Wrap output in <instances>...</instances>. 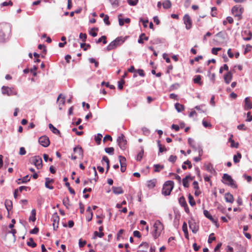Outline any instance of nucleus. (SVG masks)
I'll return each instance as SVG.
<instances>
[{"label":"nucleus","mask_w":252,"mask_h":252,"mask_svg":"<svg viewBox=\"0 0 252 252\" xmlns=\"http://www.w3.org/2000/svg\"><path fill=\"white\" fill-rule=\"evenodd\" d=\"M221 49V48H213L212 49V53L214 55H217L218 54V52L219 51H220Z\"/></svg>","instance_id":"nucleus-52"},{"label":"nucleus","mask_w":252,"mask_h":252,"mask_svg":"<svg viewBox=\"0 0 252 252\" xmlns=\"http://www.w3.org/2000/svg\"><path fill=\"white\" fill-rule=\"evenodd\" d=\"M86 241H83L81 239L79 241V246L80 248L83 247L86 244Z\"/></svg>","instance_id":"nucleus-61"},{"label":"nucleus","mask_w":252,"mask_h":252,"mask_svg":"<svg viewBox=\"0 0 252 252\" xmlns=\"http://www.w3.org/2000/svg\"><path fill=\"white\" fill-rule=\"evenodd\" d=\"M105 151L108 154L113 155L114 154V149L113 147L105 148Z\"/></svg>","instance_id":"nucleus-45"},{"label":"nucleus","mask_w":252,"mask_h":252,"mask_svg":"<svg viewBox=\"0 0 252 252\" xmlns=\"http://www.w3.org/2000/svg\"><path fill=\"white\" fill-rule=\"evenodd\" d=\"M143 154H144V151H143V150H142L137 155V160L140 161V160H141V159L143 158Z\"/></svg>","instance_id":"nucleus-53"},{"label":"nucleus","mask_w":252,"mask_h":252,"mask_svg":"<svg viewBox=\"0 0 252 252\" xmlns=\"http://www.w3.org/2000/svg\"><path fill=\"white\" fill-rule=\"evenodd\" d=\"M170 174L173 175L174 176L175 179L177 180L179 182V183H181V178L179 175L175 173H170Z\"/></svg>","instance_id":"nucleus-62"},{"label":"nucleus","mask_w":252,"mask_h":252,"mask_svg":"<svg viewBox=\"0 0 252 252\" xmlns=\"http://www.w3.org/2000/svg\"><path fill=\"white\" fill-rule=\"evenodd\" d=\"M119 160L121 166H125V167H126V158L122 156H119Z\"/></svg>","instance_id":"nucleus-28"},{"label":"nucleus","mask_w":252,"mask_h":252,"mask_svg":"<svg viewBox=\"0 0 252 252\" xmlns=\"http://www.w3.org/2000/svg\"><path fill=\"white\" fill-rule=\"evenodd\" d=\"M54 182V180L50 179L49 178H45V186L46 188L49 189H54L53 186H50L49 184L50 183H52Z\"/></svg>","instance_id":"nucleus-21"},{"label":"nucleus","mask_w":252,"mask_h":252,"mask_svg":"<svg viewBox=\"0 0 252 252\" xmlns=\"http://www.w3.org/2000/svg\"><path fill=\"white\" fill-rule=\"evenodd\" d=\"M203 213L204 216L208 219H212V216L210 214L209 211L206 210H204Z\"/></svg>","instance_id":"nucleus-49"},{"label":"nucleus","mask_w":252,"mask_h":252,"mask_svg":"<svg viewBox=\"0 0 252 252\" xmlns=\"http://www.w3.org/2000/svg\"><path fill=\"white\" fill-rule=\"evenodd\" d=\"M225 200L226 202L232 203L234 201L233 196L230 193H226L225 194Z\"/></svg>","instance_id":"nucleus-23"},{"label":"nucleus","mask_w":252,"mask_h":252,"mask_svg":"<svg viewBox=\"0 0 252 252\" xmlns=\"http://www.w3.org/2000/svg\"><path fill=\"white\" fill-rule=\"evenodd\" d=\"M188 143L192 148H196L194 140L191 138H189L188 139Z\"/></svg>","instance_id":"nucleus-44"},{"label":"nucleus","mask_w":252,"mask_h":252,"mask_svg":"<svg viewBox=\"0 0 252 252\" xmlns=\"http://www.w3.org/2000/svg\"><path fill=\"white\" fill-rule=\"evenodd\" d=\"M189 226L193 233H196L198 230V226L194 221H189Z\"/></svg>","instance_id":"nucleus-16"},{"label":"nucleus","mask_w":252,"mask_h":252,"mask_svg":"<svg viewBox=\"0 0 252 252\" xmlns=\"http://www.w3.org/2000/svg\"><path fill=\"white\" fill-rule=\"evenodd\" d=\"M188 198H189V204L191 206H194L195 205V202L194 200L193 197L191 195L189 194Z\"/></svg>","instance_id":"nucleus-40"},{"label":"nucleus","mask_w":252,"mask_h":252,"mask_svg":"<svg viewBox=\"0 0 252 252\" xmlns=\"http://www.w3.org/2000/svg\"><path fill=\"white\" fill-rule=\"evenodd\" d=\"M222 182L230 186L232 188L236 189L237 185L236 184L235 181L232 178V177L228 174L225 173L222 176Z\"/></svg>","instance_id":"nucleus-5"},{"label":"nucleus","mask_w":252,"mask_h":252,"mask_svg":"<svg viewBox=\"0 0 252 252\" xmlns=\"http://www.w3.org/2000/svg\"><path fill=\"white\" fill-rule=\"evenodd\" d=\"M27 245L32 248H34L36 246V244L34 242L32 238L29 239V241L27 242Z\"/></svg>","instance_id":"nucleus-38"},{"label":"nucleus","mask_w":252,"mask_h":252,"mask_svg":"<svg viewBox=\"0 0 252 252\" xmlns=\"http://www.w3.org/2000/svg\"><path fill=\"white\" fill-rule=\"evenodd\" d=\"M252 108V104L251 102V99L249 97H246L245 99V109L246 110Z\"/></svg>","instance_id":"nucleus-18"},{"label":"nucleus","mask_w":252,"mask_h":252,"mask_svg":"<svg viewBox=\"0 0 252 252\" xmlns=\"http://www.w3.org/2000/svg\"><path fill=\"white\" fill-rule=\"evenodd\" d=\"M4 204H5L6 209L7 210L8 214H9V211L12 208V202L10 200L6 199L5 201Z\"/></svg>","instance_id":"nucleus-22"},{"label":"nucleus","mask_w":252,"mask_h":252,"mask_svg":"<svg viewBox=\"0 0 252 252\" xmlns=\"http://www.w3.org/2000/svg\"><path fill=\"white\" fill-rule=\"evenodd\" d=\"M63 203L67 209H68L70 206L69 199L68 197H64L63 199Z\"/></svg>","instance_id":"nucleus-32"},{"label":"nucleus","mask_w":252,"mask_h":252,"mask_svg":"<svg viewBox=\"0 0 252 252\" xmlns=\"http://www.w3.org/2000/svg\"><path fill=\"white\" fill-rule=\"evenodd\" d=\"M158 146L159 148V153H163L164 152L167 151V149L164 146L162 145V144L160 143V141L159 140H158L157 142Z\"/></svg>","instance_id":"nucleus-30"},{"label":"nucleus","mask_w":252,"mask_h":252,"mask_svg":"<svg viewBox=\"0 0 252 252\" xmlns=\"http://www.w3.org/2000/svg\"><path fill=\"white\" fill-rule=\"evenodd\" d=\"M175 107L177 111L179 112L182 111L184 109V105L179 103H176L175 105Z\"/></svg>","instance_id":"nucleus-36"},{"label":"nucleus","mask_w":252,"mask_h":252,"mask_svg":"<svg viewBox=\"0 0 252 252\" xmlns=\"http://www.w3.org/2000/svg\"><path fill=\"white\" fill-rule=\"evenodd\" d=\"M26 154V151L24 147H21L20 148L19 154L21 156L25 155Z\"/></svg>","instance_id":"nucleus-58"},{"label":"nucleus","mask_w":252,"mask_h":252,"mask_svg":"<svg viewBox=\"0 0 252 252\" xmlns=\"http://www.w3.org/2000/svg\"><path fill=\"white\" fill-rule=\"evenodd\" d=\"M117 142L122 150H125L126 148L127 141L123 134H121V135L118 137Z\"/></svg>","instance_id":"nucleus-8"},{"label":"nucleus","mask_w":252,"mask_h":252,"mask_svg":"<svg viewBox=\"0 0 252 252\" xmlns=\"http://www.w3.org/2000/svg\"><path fill=\"white\" fill-rule=\"evenodd\" d=\"M202 124H203V126L205 127L211 128L212 127V125L210 123H208L205 121H203Z\"/></svg>","instance_id":"nucleus-59"},{"label":"nucleus","mask_w":252,"mask_h":252,"mask_svg":"<svg viewBox=\"0 0 252 252\" xmlns=\"http://www.w3.org/2000/svg\"><path fill=\"white\" fill-rule=\"evenodd\" d=\"M113 192L115 194H120L124 193V190L122 187H113L112 188Z\"/></svg>","instance_id":"nucleus-19"},{"label":"nucleus","mask_w":252,"mask_h":252,"mask_svg":"<svg viewBox=\"0 0 252 252\" xmlns=\"http://www.w3.org/2000/svg\"><path fill=\"white\" fill-rule=\"evenodd\" d=\"M157 184V180L156 179H153L150 180H149L147 182V187L149 189H151L154 188Z\"/></svg>","instance_id":"nucleus-17"},{"label":"nucleus","mask_w":252,"mask_h":252,"mask_svg":"<svg viewBox=\"0 0 252 252\" xmlns=\"http://www.w3.org/2000/svg\"><path fill=\"white\" fill-rule=\"evenodd\" d=\"M174 183L172 181H168L164 183L162 193L165 195H169L174 188Z\"/></svg>","instance_id":"nucleus-4"},{"label":"nucleus","mask_w":252,"mask_h":252,"mask_svg":"<svg viewBox=\"0 0 252 252\" xmlns=\"http://www.w3.org/2000/svg\"><path fill=\"white\" fill-rule=\"evenodd\" d=\"M102 137V135L100 133L97 134V135L95 137V140L97 145L100 144Z\"/></svg>","instance_id":"nucleus-41"},{"label":"nucleus","mask_w":252,"mask_h":252,"mask_svg":"<svg viewBox=\"0 0 252 252\" xmlns=\"http://www.w3.org/2000/svg\"><path fill=\"white\" fill-rule=\"evenodd\" d=\"M179 203L182 207H184L187 205L185 198L184 196H182L179 198Z\"/></svg>","instance_id":"nucleus-37"},{"label":"nucleus","mask_w":252,"mask_h":252,"mask_svg":"<svg viewBox=\"0 0 252 252\" xmlns=\"http://www.w3.org/2000/svg\"><path fill=\"white\" fill-rule=\"evenodd\" d=\"M2 93L3 94H6L8 96L17 94V92L14 88L5 86L2 87Z\"/></svg>","instance_id":"nucleus-9"},{"label":"nucleus","mask_w":252,"mask_h":252,"mask_svg":"<svg viewBox=\"0 0 252 252\" xmlns=\"http://www.w3.org/2000/svg\"><path fill=\"white\" fill-rule=\"evenodd\" d=\"M30 180V178L29 177V175H26L21 179H18L17 182L18 184H20L21 183H27V182H29Z\"/></svg>","instance_id":"nucleus-25"},{"label":"nucleus","mask_w":252,"mask_h":252,"mask_svg":"<svg viewBox=\"0 0 252 252\" xmlns=\"http://www.w3.org/2000/svg\"><path fill=\"white\" fill-rule=\"evenodd\" d=\"M171 2L169 0H165L162 3V6L165 9H168L171 7Z\"/></svg>","instance_id":"nucleus-31"},{"label":"nucleus","mask_w":252,"mask_h":252,"mask_svg":"<svg viewBox=\"0 0 252 252\" xmlns=\"http://www.w3.org/2000/svg\"><path fill=\"white\" fill-rule=\"evenodd\" d=\"M125 42V39L122 37H118L112 41L107 46V50L110 51L116 49L118 46H120Z\"/></svg>","instance_id":"nucleus-3"},{"label":"nucleus","mask_w":252,"mask_h":252,"mask_svg":"<svg viewBox=\"0 0 252 252\" xmlns=\"http://www.w3.org/2000/svg\"><path fill=\"white\" fill-rule=\"evenodd\" d=\"M139 0H127V1L128 3L131 6H135L136 5L137 3L138 2Z\"/></svg>","instance_id":"nucleus-46"},{"label":"nucleus","mask_w":252,"mask_h":252,"mask_svg":"<svg viewBox=\"0 0 252 252\" xmlns=\"http://www.w3.org/2000/svg\"><path fill=\"white\" fill-rule=\"evenodd\" d=\"M104 84L105 85V86L107 87H109L111 89H115V86L114 85H109L108 82L105 83V82L103 81L101 83V85H103Z\"/></svg>","instance_id":"nucleus-56"},{"label":"nucleus","mask_w":252,"mask_h":252,"mask_svg":"<svg viewBox=\"0 0 252 252\" xmlns=\"http://www.w3.org/2000/svg\"><path fill=\"white\" fill-rule=\"evenodd\" d=\"M38 142L44 147H47L50 144L49 139L46 136H41L38 139Z\"/></svg>","instance_id":"nucleus-11"},{"label":"nucleus","mask_w":252,"mask_h":252,"mask_svg":"<svg viewBox=\"0 0 252 252\" xmlns=\"http://www.w3.org/2000/svg\"><path fill=\"white\" fill-rule=\"evenodd\" d=\"M184 23L186 25V28L187 30L191 29L192 27V20L188 14H186L183 17Z\"/></svg>","instance_id":"nucleus-10"},{"label":"nucleus","mask_w":252,"mask_h":252,"mask_svg":"<svg viewBox=\"0 0 252 252\" xmlns=\"http://www.w3.org/2000/svg\"><path fill=\"white\" fill-rule=\"evenodd\" d=\"M73 151L75 153L77 154L76 156L78 157V158H83V152L82 148L80 146H77L74 148Z\"/></svg>","instance_id":"nucleus-15"},{"label":"nucleus","mask_w":252,"mask_h":252,"mask_svg":"<svg viewBox=\"0 0 252 252\" xmlns=\"http://www.w3.org/2000/svg\"><path fill=\"white\" fill-rule=\"evenodd\" d=\"M201 76L199 75H195L194 78H193V82L195 84H197L200 86H201L203 84L202 82L201 81Z\"/></svg>","instance_id":"nucleus-26"},{"label":"nucleus","mask_w":252,"mask_h":252,"mask_svg":"<svg viewBox=\"0 0 252 252\" xmlns=\"http://www.w3.org/2000/svg\"><path fill=\"white\" fill-rule=\"evenodd\" d=\"M149 244L147 242L142 243L139 246L138 252H147L149 249Z\"/></svg>","instance_id":"nucleus-14"},{"label":"nucleus","mask_w":252,"mask_h":252,"mask_svg":"<svg viewBox=\"0 0 252 252\" xmlns=\"http://www.w3.org/2000/svg\"><path fill=\"white\" fill-rule=\"evenodd\" d=\"M49 127L50 129L52 131L53 133H54L56 134H60V131L58 129H57L55 127H54L52 124H50L49 125Z\"/></svg>","instance_id":"nucleus-33"},{"label":"nucleus","mask_w":252,"mask_h":252,"mask_svg":"<svg viewBox=\"0 0 252 252\" xmlns=\"http://www.w3.org/2000/svg\"><path fill=\"white\" fill-rule=\"evenodd\" d=\"M101 41H102L103 43L104 44H105L107 43V40H106V36L105 35L102 36L100 38H99L97 41H96L97 43H100Z\"/></svg>","instance_id":"nucleus-42"},{"label":"nucleus","mask_w":252,"mask_h":252,"mask_svg":"<svg viewBox=\"0 0 252 252\" xmlns=\"http://www.w3.org/2000/svg\"><path fill=\"white\" fill-rule=\"evenodd\" d=\"M252 48V46H251L250 44H247L246 45V47L245 49V51H244V54H246L247 53H248V52H249L251 49Z\"/></svg>","instance_id":"nucleus-55"},{"label":"nucleus","mask_w":252,"mask_h":252,"mask_svg":"<svg viewBox=\"0 0 252 252\" xmlns=\"http://www.w3.org/2000/svg\"><path fill=\"white\" fill-rule=\"evenodd\" d=\"M154 171L155 172H159L161 169H163L164 168V165H160V164H155L154 166Z\"/></svg>","instance_id":"nucleus-35"},{"label":"nucleus","mask_w":252,"mask_h":252,"mask_svg":"<svg viewBox=\"0 0 252 252\" xmlns=\"http://www.w3.org/2000/svg\"><path fill=\"white\" fill-rule=\"evenodd\" d=\"M177 157L176 156L171 155L169 157L168 160L172 163H174L177 160Z\"/></svg>","instance_id":"nucleus-51"},{"label":"nucleus","mask_w":252,"mask_h":252,"mask_svg":"<svg viewBox=\"0 0 252 252\" xmlns=\"http://www.w3.org/2000/svg\"><path fill=\"white\" fill-rule=\"evenodd\" d=\"M104 233L103 232H99L98 233L97 231H94V237L96 238V237H98L99 238H102L104 236Z\"/></svg>","instance_id":"nucleus-48"},{"label":"nucleus","mask_w":252,"mask_h":252,"mask_svg":"<svg viewBox=\"0 0 252 252\" xmlns=\"http://www.w3.org/2000/svg\"><path fill=\"white\" fill-rule=\"evenodd\" d=\"M194 177H192L190 175H188L183 179V185L184 187L188 188L189 187V181H192Z\"/></svg>","instance_id":"nucleus-13"},{"label":"nucleus","mask_w":252,"mask_h":252,"mask_svg":"<svg viewBox=\"0 0 252 252\" xmlns=\"http://www.w3.org/2000/svg\"><path fill=\"white\" fill-rule=\"evenodd\" d=\"M107 140H109L110 141H112V137L109 135H106L103 138V141L104 142H105Z\"/></svg>","instance_id":"nucleus-63"},{"label":"nucleus","mask_w":252,"mask_h":252,"mask_svg":"<svg viewBox=\"0 0 252 252\" xmlns=\"http://www.w3.org/2000/svg\"><path fill=\"white\" fill-rule=\"evenodd\" d=\"M217 9L216 7H212V8H211V10H212L211 16L212 17H216L217 16Z\"/></svg>","instance_id":"nucleus-47"},{"label":"nucleus","mask_w":252,"mask_h":252,"mask_svg":"<svg viewBox=\"0 0 252 252\" xmlns=\"http://www.w3.org/2000/svg\"><path fill=\"white\" fill-rule=\"evenodd\" d=\"M242 158L241 154L239 152L237 153V155H235L233 156V161L235 163H238L240 162V159Z\"/></svg>","instance_id":"nucleus-29"},{"label":"nucleus","mask_w":252,"mask_h":252,"mask_svg":"<svg viewBox=\"0 0 252 252\" xmlns=\"http://www.w3.org/2000/svg\"><path fill=\"white\" fill-rule=\"evenodd\" d=\"M232 137H233V135H231L229 139H228V141L229 142H230L231 143V147L232 148H237L238 147V146H239V144L238 143H235V141L234 140L232 139Z\"/></svg>","instance_id":"nucleus-27"},{"label":"nucleus","mask_w":252,"mask_h":252,"mask_svg":"<svg viewBox=\"0 0 252 252\" xmlns=\"http://www.w3.org/2000/svg\"><path fill=\"white\" fill-rule=\"evenodd\" d=\"M125 83V81L124 80H121L118 82V88L120 90H122L123 89V85Z\"/></svg>","instance_id":"nucleus-57"},{"label":"nucleus","mask_w":252,"mask_h":252,"mask_svg":"<svg viewBox=\"0 0 252 252\" xmlns=\"http://www.w3.org/2000/svg\"><path fill=\"white\" fill-rule=\"evenodd\" d=\"M244 12V8L241 5H236L232 7L231 13L235 17H238L239 19L242 18V14Z\"/></svg>","instance_id":"nucleus-6"},{"label":"nucleus","mask_w":252,"mask_h":252,"mask_svg":"<svg viewBox=\"0 0 252 252\" xmlns=\"http://www.w3.org/2000/svg\"><path fill=\"white\" fill-rule=\"evenodd\" d=\"M214 233H212L210 235L208 240V242L209 243H211L213 241H214L216 240V238H215V237L214 236Z\"/></svg>","instance_id":"nucleus-54"},{"label":"nucleus","mask_w":252,"mask_h":252,"mask_svg":"<svg viewBox=\"0 0 252 252\" xmlns=\"http://www.w3.org/2000/svg\"><path fill=\"white\" fill-rule=\"evenodd\" d=\"M103 21L107 25H110V22L109 21V16L106 15L103 19Z\"/></svg>","instance_id":"nucleus-64"},{"label":"nucleus","mask_w":252,"mask_h":252,"mask_svg":"<svg viewBox=\"0 0 252 252\" xmlns=\"http://www.w3.org/2000/svg\"><path fill=\"white\" fill-rule=\"evenodd\" d=\"M52 220L53 221V225L54 230H57L59 227L60 218L57 213L53 214L52 217Z\"/></svg>","instance_id":"nucleus-12"},{"label":"nucleus","mask_w":252,"mask_h":252,"mask_svg":"<svg viewBox=\"0 0 252 252\" xmlns=\"http://www.w3.org/2000/svg\"><path fill=\"white\" fill-rule=\"evenodd\" d=\"M87 35L86 33H80L79 35L80 38L82 41L85 42L87 39Z\"/></svg>","instance_id":"nucleus-50"},{"label":"nucleus","mask_w":252,"mask_h":252,"mask_svg":"<svg viewBox=\"0 0 252 252\" xmlns=\"http://www.w3.org/2000/svg\"><path fill=\"white\" fill-rule=\"evenodd\" d=\"M232 78V74L231 72H228L224 76V80L225 82L228 84L231 81Z\"/></svg>","instance_id":"nucleus-20"},{"label":"nucleus","mask_w":252,"mask_h":252,"mask_svg":"<svg viewBox=\"0 0 252 252\" xmlns=\"http://www.w3.org/2000/svg\"><path fill=\"white\" fill-rule=\"evenodd\" d=\"M30 162L33 164L37 169H40L42 167V160L39 156H34L30 159Z\"/></svg>","instance_id":"nucleus-7"},{"label":"nucleus","mask_w":252,"mask_h":252,"mask_svg":"<svg viewBox=\"0 0 252 252\" xmlns=\"http://www.w3.org/2000/svg\"><path fill=\"white\" fill-rule=\"evenodd\" d=\"M163 229V224L159 220H156L154 224L153 231L152 232V235L155 239H156L160 236Z\"/></svg>","instance_id":"nucleus-2"},{"label":"nucleus","mask_w":252,"mask_h":252,"mask_svg":"<svg viewBox=\"0 0 252 252\" xmlns=\"http://www.w3.org/2000/svg\"><path fill=\"white\" fill-rule=\"evenodd\" d=\"M143 40H148V36H146L145 35V33H142L140 36H139V38L138 39V43H143Z\"/></svg>","instance_id":"nucleus-34"},{"label":"nucleus","mask_w":252,"mask_h":252,"mask_svg":"<svg viewBox=\"0 0 252 252\" xmlns=\"http://www.w3.org/2000/svg\"><path fill=\"white\" fill-rule=\"evenodd\" d=\"M97 31H98V29L97 28H92L91 31L89 33L93 37H95L97 36V33L95 32Z\"/></svg>","instance_id":"nucleus-39"},{"label":"nucleus","mask_w":252,"mask_h":252,"mask_svg":"<svg viewBox=\"0 0 252 252\" xmlns=\"http://www.w3.org/2000/svg\"><path fill=\"white\" fill-rule=\"evenodd\" d=\"M58 101H59V103L63 105L65 103V97L64 96L62 97V94H60L58 97L57 99Z\"/></svg>","instance_id":"nucleus-43"},{"label":"nucleus","mask_w":252,"mask_h":252,"mask_svg":"<svg viewBox=\"0 0 252 252\" xmlns=\"http://www.w3.org/2000/svg\"><path fill=\"white\" fill-rule=\"evenodd\" d=\"M182 230L184 233L185 236L186 238L187 239H189V234H188V226L186 222H184L183 223V226H182Z\"/></svg>","instance_id":"nucleus-24"},{"label":"nucleus","mask_w":252,"mask_h":252,"mask_svg":"<svg viewBox=\"0 0 252 252\" xmlns=\"http://www.w3.org/2000/svg\"><path fill=\"white\" fill-rule=\"evenodd\" d=\"M111 4L114 6L118 5L120 0H109Z\"/></svg>","instance_id":"nucleus-60"},{"label":"nucleus","mask_w":252,"mask_h":252,"mask_svg":"<svg viewBox=\"0 0 252 252\" xmlns=\"http://www.w3.org/2000/svg\"><path fill=\"white\" fill-rule=\"evenodd\" d=\"M11 32V27L7 24H0V42H4L6 36Z\"/></svg>","instance_id":"nucleus-1"}]
</instances>
